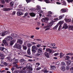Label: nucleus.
<instances>
[{"mask_svg":"<svg viewBox=\"0 0 73 73\" xmlns=\"http://www.w3.org/2000/svg\"><path fill=\"white\" fill-rule=\"evenodd\" d=\"M19 11L21 12H23V10L22 9H19Z\"/></svg>","mask_w":73,"mask_h":73,"instance_id":"nucleus-62","label":"nucleus"},{"mask_svg":"<svg viewBox=\"0 0 73 73\" xmlns=\"http://www.w3.org/2000/svg\"><path fill=\"white\" fill-rule=\"evenodd\" d=\"M61 70L62 72H64V71H65V70H66V69L65 68V67L64 66L62 67L61 68Z\"/></svg>","mask_w":73,"mask_h":73,"instance_id":"nucleus-29","label":"nucleus"},{"mask_svg":"<svg viewBox=\"0 0 73 73\" xmlns=\"http://www.w3.org/2000/svg\"><path fill=\"white\" fill-rule=\"evenodd\" d=\"M3 64L4 65H5V66H7V65H8V64L6 62H4Z\"/></svg>","mask_w":73,"mask_h":73,"instance_id":"nucleus-45","label":"nucleus"},{"mask_svg":"<svg viewBox=\"0 0 73 73\" xmlns=\"http://www.w3.org/2000/svg\"><path fill=\"white\" fill-rule=\"evenodd\" d=\"M3 51L4 52H7V49L6 48H4L3 50Z\"/></svg>","mask_w":73,"mask_h":73,"instance_id":"nucleus-44","label":"nucleus"},{"mask_svg":"<svg viewBox=\"0 0 73 73\" xmlns=\"http://www.w3.org/2000/svg\"><path fill=\"white\" fill-rule=\"evenodd\" d=\"M40 54H40V53L38 52V53L35 54V56L36 57H39Z\"/></svg>","mask_w":73,"mask_h":73,"instance_id":"nucleus-22","label":"nucleus"},{"mask_svg":"<svg viewBox=\"0 0 73 73\" xmlns=\"http://www.w3.org/2000/svg\"><path fill=\"white\" fill-rule=\"evenodd\" d=\"M61 4L62 5H66V2L65 1L63 0H61Z\"/></svg>","mask_w":73,"mask_h":73,"instance_id":"nucleus-13","label":"nucleus"},{"mask_svg":"<svg viewBox=\"0 0 73 73\" xmlns=\"http://www.w3.org/2000/svg\"><path fill=\"white\" fill-rule=\"evenodd\" d=\"M10 45H12L13 44H14V42H15V40H12L10 42Z\"/></svg>","mask_w":73,"mask_h":73,"instance_id":"nucleus-27","label":"nucleus"},{"mask_svg":"<svg viewBox=\"0 0 73 73\" xmlns=\"http://www.w3.org/2000/svg\"><path fill=\"white\" fill-rule=\"evenodd\" d=\"M12 15H14L16 14V11H14L13 13H12Z\"/></svg>","mask_w":73,"mask_h":73,"instance_id":"nucleus-59","label":"nucleus"},{"mask_svg":"<svg viewBox=\"0 0 73 73\" xmlns=\"http://www.w3.org/2000/svg\"><path fill=\"white\" fill-rule=\"evenodd\" d=\"M44 1L46 3H49V1L48 0H44Z\"/></svg>","mask_w":73,"mask_h":73,"instance_id":"nucleus-51","label":"nucleus"},{"mask_svg":"<svg viewBox=\"0 0 73 73\" xmlns=\"http://www.w3.org/2000/svg\"><path fill=\"white\" fill-rule=\"evenodd\" d=\"M49 20V19L48 17L42 19V21H44L45 23H47L48 20Z\"/></svg>","mask_w":73,"mask_h":73,"instance_id":"nucleus-7","label":"nucleus"},{"mask_svg":"<svg viewBox=\"0 0 73 73\" xmlns=\"http://www.w3.org/2000/svg\"><path fill=\"white\" fill-rule=\"evenodd\" d=\"M13 61L14 62L13 63V65H15V64H16L18 62V60L17 59H15V60H13Z\"/></svg>","mask_w":73,"mask_h":73,"instance_id":"nucleus-20","label":"nucleus"},{"mask_svg":"<svg viewBox=\"0 0 73 73\" xmlns=\"http://www.w3.org/2000/svg\"><path fill=\"white\" fill-rule=\"evenodd\" d=\"M23 14H24V13H23L20 12H17V15L18 16H21Z\"/></svg>","mask_w":73,"mask_h":73,"instance_id":"nucleus-18","label":"nucleus"},{"mask_svg":"<svg viewBox=\"0 0 73 73\" xmlns=\"http://www.w3.org/2000/svg\"><path fill=\"white\" fill-rule=\"evenodd\" d=\"M13 9V8L11 7L10 8H3V11H10Z\"/></svg>","mask_w":73,"mask_h":73,"instance_id":"nucleus-5","label":"nucleus"},{"mask_svg":"<svg viewBox=\"0 0 73 73\" xmlns=\"http://www.w3.org/2000/svg\"><path fill=\"white\" fill-rule=\"evenodd\" d=\"M42 52V50L41 48H39L38 49V53H41Z\"/></svg>","mask_w":73,"mask_h":73,"instance_id":"nucleus-23","label":"nucleus"},{"mask_svg":"<svg viewBox=\"0 0 73 73\" xmlns=\"http://www.w3.org/2000/svg\"><path fill=\"white\" fill-rule=\"evenodd\" d=\"M15 4V3L13 2H11V3L10 5L11 6H13V5Z\"/></svg>","mask_w":73,"mask_h":73,"instance_id":"nucleus-39","label":"nucleus"},{"mask_svg":"<svg viewBox=\"0 0 73 73\" xmlns=\"http://www.w3.org/2000/svg\"><path fill=\"white\" fill-rule=\"evenodd\" d=\"M21 69H22V70H20L19 71V73H27V71L25 70L27 69V67H25L23 68H22Z\"/></svg>","mask_w":73,"mask_h":73,"instance_id":"nucleus-1","label":"nucleus"},{"mask_svg":"<svg viewBox=\"0 0 73 73\" xmlns=\"http://www.w3.org/2000/svg\"><path fill=\"white\" fill-rule=\"evenodd\" d=\"M11 36L13 37L14 38H16V37L18 36L17 35L15 34H12L11 35Z\"/></svg>","mask_w":73,"mask_h":73,"instance_id":"nucleus-19","label":"nucleus"},{"mask_svg":"<svg viewBox=\"0 0 73 73\" xmlns=\"http://www.w3.org/2000/svg\"><path fill=\"white\" fill-rule=\"evenodd\" d=\"M69 58H70V57H69V56H66L65 59V60H69Z\"/></svg>","mask_w":73,"mask_h":73,"instance_id":"nucleus-42","label":"nucleus"},{"mask_svg":"<svg viewBox=\"0 0 73 73\" xmlns=\"http://www.w3.org/2000/svg\"><path fill=\"white\" fill-rule=\"evenodd\" d=\"M67 1V2L69 3H72L73 1V0H66Z\"/></svg>","mask_w":73,"mask_h":73,"instance_id":"nucleus-38","label":"nucleus"},{"mask_svg":"<svg viewBox=\"0 0 73 73\" xmlns=\"http://www.w3.org/2000/svg\"><path fill=\"white\" fill-rule=\"evenodd\" d=\"M58 54H59V53H55L54 54V56H57V55H58Z\"/></svg>","mask_w":73,"mask_h":73,"instance_id":"nucleus-60","label":"nucleus"},{"mask_svg":"<svg viewBox=\"0 0 73 73\" xmlns=\"http://www.w3.org/2000/svg\"><path fill=\"white\" fill-rule=\"evenodd\" d=\"M6 38L4 40H3V43H4V44H5V45H8V44H7V41H6Z\"/></svg>","mask_w":73,"mask_h":73,"instance_id":"nucleus-14","label":"nucleus"},{"mask_svg":"<svg viewBox=\"0 0 73 73\" xmlns=\"http://www.w3.org/2000/svg\"><path fill=\"white\" fill-rule=\"evenodd\" d=\"M67 21L68 22H72V20L70 19H68Z\"/></svg>","mask_w":73,"mask_h":73,"instance_id":"nucleus-54","label":"nucleus"},{"mask_svg":"<svg viewBox=\"0 0 73 73\" xmlns=\"http://www.w3.org/2000/svg\"><path fill=\"white\" fill-rule=\"evenodd\" d=\"M36 65H37L38 66H39V65H40V63H36Z\"/></svg>","mask_w":73,"mask_h":73,"instance_id":"nucleus-61","label":"nucleus"},{"mask_svg":"<svg viewBox=\"0 0 73 73\" xmlns=\"http://www.w3.org/2000/svg\"><path fill=\"white\" fill-rule=\"evenodd\" d=\"M61 27H62L61 25H60L59 26L58 29V31H60V29H61Z\"/></svg>","mask_w":73,"mask_h":73,"instance_id":"nucleus-52","label":"nucleus"},{"mask_svg":"<svg viewBox=\"0 0 73 73\" xmlns=\"http://www.w3.org/2000/svg\"><path fill=\"white\" fill-rule=\"evenodd\" d=\"M5 2L6 3H8L11 1L10 0H5Z\"/></svg>","mask_w":73,"mask_h":73,"instance_id":"nucleus-50","label":"nucleus"},{"mask_svg":"<svg viewBox=\"0 0 73 73\" xmlns=\"http://www.w3.org/2000/svg\"><path fill=\"white\" fill-rule=\"evenodd\" d=\"M36 10L37 11H40L41 10V7L39 6H36Z\"/></svg>","mask_w":73,"mask_h":73,"instance_id":"nucleus-25","label":"nucleus"},{"mask_svg":"<svg viewBox=\"0 0 73 73\" xmlns=\"http://www.w3.org/2000/svg\"><path fill=\"white\" fill-rule=\"evenodd\" d=\"M17 43H19L20 44H23V41L20 39H18Z\"/></svg>","mask_w":73,"mask_h":73,"instance_id":"nucleus-16","label":"nucleus"},{"mask_svg":"<svg viewBox=\"0 0 73 73\" xmlns=\"http://www.w3.org/2000/svg\"><path fill=\"white\" fill-rule=\"evenodd\" d=\"M15 48H17L18 49H21V46L19 44H16L14 46Z\"/></svg>","mask_w":73,"mask_h":73,"instance_id":"nucleus-2","label":"nucleus"},{"mask_svg":"<svg viewBox=\"0 0 73 73\" xmlns=\"http://www.w3.org/2000/svg\"><path fill=\"white\" fill-rule=\"evenodd\" d=\"M31 44L33 45H36V43H35V42H32Z\"/></svg>","mask_w":73,"mask_h":73,"instance_id":"nucleus-63","label":"nucleus"},{"mask_svg":"<svg viewBox=\"0 0 73 73\" xmlns=\"http://www.w3.org/2000/svg\"><path fill=\"white\" fill-rule=\"evenodd\" d=\"M32 51L33 53H35L37 51L35 49H32Z\"/></svg>","mask_w":73,"mask_h":73,"instance_id":"nucleus-35","label":"nucleus"},{"mask_svg":"<svg viewBox=\"0 0 73 73\" xmlns=\"http://www.w3.org/2000/svg\"><path fill=\"white\" fill-rule=\"evenodd\" d=\"M66 55L67 56H68V55H70V56H73V53H68V54H67Z\"/></svg>","mask_w":73,"mask_h":73,"instance_id":"nucleus-40","label":"nucleus"},{"mask_svg":"<svg viewBox=\"0 0 73 73\" xmlns=\"http://www.w3.org/2000/svg\"><path fill=\"white\" fill-rule=\"evenodd\" d=\"M4 47H0V50H1L2 51H3V50H4Z\"/></svg>","mask_w":73,"mask_h":73,"instance_id":"nucleus-47","label":"nucleus"},{"mask_svg":"<svg viewBox=\"0 0 73 73\" xmlns=\"http://www.w3.org/2000/svg\"><path fill=\"white\" fill-rule=\"evenodd\" d=\"M69 30H72V31L73 30V26H70L68 27Z\"/></svg>","mask_w":73,"mask_h":73,"instance_id":"nucleus-24","label":"nucleus"},{"mask_svg":"<svg viewBox=\"0 0 73 73\" xmlns=\"http://www.w3.org/2000/svg\"><path fill=\"white\" fill-rule=\"evenodd\" d=\"M23 47L24 50H27V47L25 46H23Z\"/></svg>","mask_w":73,"mask_h":73,"instance_id":"nucleus-34","label":"nucleus"},{"mask_svg":"<svg viewBox=\"0 0 73 73\" xmlns=\"http://www.w3.org/2000/svg\"><path fill=\"white\" fill-rule=\"evenodd\" d=\"M55 23V21H52V22H51L48 24L47 26H48L49 28H50V29L51 27H52V26L53 25V23Z\"/></svg>","mask_w":73,"mask_h":73,"instance_id":"nucleus-3","label":"nucleus"},{"mask_svg":"<svg viewBox=\"0 0 73 73\" xmlns=\"http://www.w3.org/2000/svg\"><path fill=\"white\" fill-rule=\"evenodd\" d=\"M46 52H49V54H50V53H52V50L49 48H47L46 50Z\"/></svg>","mask_w":73,"mask_h":73,"instance_id":"nucleus-8","label":"nucleus"},{"mask_svg":"<svg viewBox=\"0 0 73 73\" xmlns=\"http://www.w3.org/2000/svg\"><path fill=\"white\" fill-rule=\"evenodd\" d=\"M60 58H62V57H64V54H63V53H62V52H61L60 53Z\"/></svg>","mask_w":73,"mask_h":73,"instance_id":"nucleus-28","label":"nucleus"},{"mask_svg":"<svg viewBox=\"0 0 73 73\" xmlns=\"http://www.w3.org/2000/svg\"><path fill=\"white\" fill-rule=\"evenodd\" d=\"M61 11L62 12H66V10L65 9H62L61 10Z\"/></svg>","mask_w":73,"mask_h":73,"instance_id":"nucleus-32","label":"nucleus"},{"mask_svg":"<svg viewBox=\"0 0 73 73\" xmlns=\"http://www.w3.org/2000/svg\"><path fill=\"white\" fill-rule=\"evenodd\" d=\"M66 63H67V65L69 66L70 64V63H71V61L70 60L66 62Z\"/></svg>","mask_w":73,"mask_h":73,"instance_id":"nucleus-26","label":"nucleus"},{"mask_svg":"<svg viewBox=\"0 0 73 73\" xmlns=\"http://www.w3.org/2000/svg\"><path fill=\"white\" fill-rule=\"evenodd\" d=\"M27 53L29 55L31 54V49L30 48H28L27 51Z\"/></svg>","mask_w":73,"mask_h":73,"instance_id":"nucleus-21","label":"nucleus"},{"mask_svg":"<svg viewBox=\"0 0 73 73\" xmlns=\"http://www.w3.org/2000/svg\"><path fill=\"white\" fill-rule=\"evenodd\" d=\"M30 15L31 16V17H35V16H36V14H35V13H30Z\"/></svg>","mask_w":73,"mask_h":73,"instance_id":"nucleus-12","label":"nucleus"},{"mask_svg":"<svg viewBox=\"0 0 73 73\" xmlns=\"http://www.w3.org/2000/svg\"><path fill=\"white\" fill-rule=\"evenodd\" d=\"M44 73H48L49 72V71H47V70H45L44 71Z\"/></svg>","mask_w":73,"mask_h":73,"instance_id":"nucleus-49","label":"nucleus"},{"mask_svg":"<svg viewBox=\"0 0 73 73\" xmlns=\"http://www.w3.org/2000/svg\"><path fill=\"white\" fill-rule=\"evenodd\" d=\"M44 55L47 58H49V53L47 52H45L44 53Z\"/></svg>","mask_w":73,"mask_h":73,"instance_id":"nucleus-17","label":"nucleus"},{"mask_svg":"<svg viewBox=\"0 0 73 73\" xmlns=\"http://www.w3.org/2000/svg\"><path fill=\"white\" fill-rule=\"evenodd\" d=\"M26 1L27 3H30V2H31V0H26Z\"/></svg>","mask_w":73,"mask_h":73,"instance_id":"nucleus-53","label":"nucleus"},{"mask_svg":"<svg viewBox=\"0 0 73 73\" xmlns=\"http://www.w3.org/2000/svg\"><path fill=\"white\" fill-rule=\"evenodd\" d=\"M44 29H45V31H47V30H49V29H50V28L48 27V26H46L44 27Z\"/></svg>","mask_w":73,"mask_h":73,"instance_id":"nucleus-15","label":"nucleus"},{"mask_svg":"<svg viewBox=\"0 0 73 73\" xmlns=\"http://www.w3.org/2000/svg\"><path fill=\"white\" fill-rule=\"evenodd\" d=\"M63 24V22L60 21L58 23V24H60V25H61V24Z\"/></svg>","mask_w":73,"mask_h":73,"instance_id":"nucleus-48","label":"nucleus"},{"mask_svg":"<svg viewBox=\"0 0 73 73\" xmlns=\"http://www.w3.org/2000/svg\"><path fill=\"white\" fill-rule=\"evenodd\" d=\"M66 69H67V70H68V69H69V66L68 65V66H67V67L66 68Z\"/></svg>","mask_w":73,"mask_h":73,"instance_id":"nucleus-57","label":"nucleus"},{"mask_svg":"<svg viewBox=\"0 0 73 73\" xmlns=\"http://www.w3.org/2000/svg\"><path fill=\"white\" fill-rule=\"evenodd\" d=\"M16 68L17 69H20V68L21 69V68H22V67H19V66H16Z\"/></svg>","mask_w":73,"mask_h":73,"instance_id":"nucleus-56","label":"nucleus"},{"mask_svg":"<svg viewBox=\"0 0 73 73\" xmlns=\"http://www.w3.org/2000/svg\"><path fill=\"white\" fill-rule=\"evenodd\" d=\"M65 62H62L61 63V65H65Z\"/></svg>","mask_w":73,"mask_h":73,"instance_id":"nucleus-58","label":"nucleus"},{"mask_svg":"<svg viewBox=\"0 0 73 73\" xmlns=\"http://www.w3.org/2000/svg\"><path fill=\"white\" fill-rule=\"evenodd\" d=\"M8 33V31H5L3 32L2 34H1V36H4L5 35H7Z\"/></svg>","mask_w":73,"mask_h":73,"instance_id":"nucleus-4","label":"nucleus"},{"mask_svg":"<svg viewBox=\"0 0 73 73\" xmlns=\"http://www.w3.org/2000/svg\"><path fill=\"white\" fill-rule=\"evenodd\" d=\"M32 45V44L30 43H28L27 44V46L29 48L31 47V46Z\"/></svg>","mask_w":73,"mask_h":73,"instance_id":"nucleus-41","label":"nucleus"},{"mask_svg":"<svg viewBox=\"0 0 73 73\" xmlns=\"http://www.w3.org/2000/svg\"><path fill=\"white\" fill-rule=\"evenodd\" d=\"M7 60H9V61H10V62H12L13 60H14L15 59V58H14L13 59H11V57H7Z\"/></svg>","mask_w":73,"mask_h":73,"instance_id":"nucleus-11","label":"nucleus"},{"mask_svg":"<svg viewBox=\"0 0 73 73\" xmlns=\"http://www.w3.org/2000/svg\"><path fill=\"white\" fill-rule=\"evenodd\" d=\"M20 62L22 64H25L27 62V61L23 59H21L20 60Z\"/></svg>","mask_w":73,"mask_h":73,"instance_id":"nucleus-6","label":"nucleus"},{"mask_svg":"<svg viewBox=\"0 0 73 73\" xmlns=\"http://www.w3.org/2000/svg\"><path fill=\"white\" fill-rule=\"evenodd\" d=\"M62 29H64V28L65 29H67V28H68V25H67V24L66 23H65L63 25V26L62 27Z\"/></svg>","mask_w":73,"mask_h":73,"instance_id":"nucleus-10","label":"nucleus"},{"mask_svg":"<svg viewBox=\"0 0 73 73\" xmlns=\"http://www.w3.org/2000/svg\"><path fill=\"white\" fill-rule=\"evenodd\" d=\"M51 69L52 70H55L56 69V67L55 66H52L51 67Z\"/></svg>","mask_w":73,"mask_h":73,"instance_id":"nucleus-30","label":"nucleus"},{"mask_svg":"<svg viewBox=\"0 0 73 73\" xmlns=\"http://www.w3.org/2000/svg\"><path fill=\"white\" fill-rule=\"evenodd\" d=\"M41 68L40 67H39V68H37L36 69V70H40V69H41Z\"/></svg>","mask_w":73,"mask_h":73,"instance_id":"nucleus-55","label":"nucleus"},{"mask_svg":"<svg viewBox=\"0 0 73 73\" xmlns=\"http://www.w3.org/2000/svg\"><path fill=\"white\" fill-rule=\"evenodd\" d=\"M42 46H41V44H38L36 45V47L37 48H40L41 47H42Z\"/></svg>","mask_w":73,"mask_h":73,"instance_id":"nucleus-37","label":"nucleus"},{"mask_svg":"<svg viewBox=\"0 0 73 73\" xmlns=\"http://www.w3.org/2000/svg\"><path fill=\"white\" fill-rule=\"evenodd\" d=\"M36 46H33L32 47V49H36Z\"/></svg>","mask_w":73,"mask_h":73,"instance_id":"nucleus-43","label":"nucleus"},{"mask_svg":"<svg viewBox=\"0 0 73 73\" xmlns=\"http://www.w3.org/2000/svg\"><path fill=\"white\" fill-rule=\"evenodd\" d=\"M1 3H2V4H5V0H1Z\"/></svg>","mask_w":73,"mask_h":73,"instance_id":"nucleus-46","label":"nucleus"},{"mask_svg":"<svg viewBox=\"0 0 73 73\" xmlns=\"http://www.w3.org/2000/svg\"><path fill=\"white\" fill-rule=\"evenodd\" d=\"M4 56V54L2 52H0V57H2Z\"/></svg>","mask_w":73,"mask_h":73,"instance_id":"nucleus-36","label":"nucleus"},{"mask_svg":"<svg viewBox=\"0 0 73 73\" xmlns=\"http://www.w3.org/2000/svg\"><path fill=\"white\" fill-rule=\"evenodd\" d=\"M64 15H62L59 17V18H60L59 19V20H61V18H63L64 17Z\"/></svg>","mask_w":73,"mask_h":73,"instance_id":"nucleus-33","label":"nucleus"},{"mask_svg":"<svg viewBox=\"0 0 73 73\" xmlns=\"http://www.w3.org/2000/svg\"><path fill=\"white\" fill-rule=\"evenodd\" d=\"M6 39L8 41H11L13 39V38L10 36H7Z\"/></svg>","mask_w":73,"mask_h":73,"instance_id":"nucleus-9","label":"nucleus"},{"mask_svg":"<svg viewBox=\"0 0 73 73\" xmlns=\"http://www.w3.org/2000/svg\"><path fill=\"white\" fill-rule=\"evenodd\" d=\"M12 73H17V71H14L13 72H12Z\"/></svg>","mask_w":73,"mask_h":73,"instance_id":"nucleus-64","label":"nucleus"},{"mask_svg":"<svg viewBox=\"0 0 73 73\" xmlns=\"http://www.w3.org/2000/svg\"><path fill=\"white\" fill-rule=\"evenodd\" d=\"M58 27V25H56L54 27H53V29H56V30H57V28Z\"/></svg>","mask_w":73,"mask_h":73,"instance_id":"nucleus-31","label":"nucleus"}]
</instances>
